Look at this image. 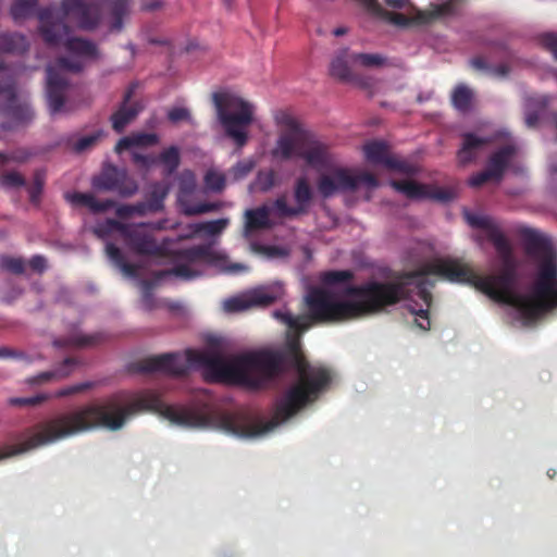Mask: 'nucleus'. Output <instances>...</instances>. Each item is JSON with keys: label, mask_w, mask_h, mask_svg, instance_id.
Returning a JSON list of instances; mask_svg holds the SVG:
<instances>
[{"label": "nucleus", "mask_w": 557, "mask_h": 557, "mask_svg": "<svg viewBox=\"0 0 557 557\" xmlns=\"http://www.w3.org/2000/svg\"><path fill=\"white\" fill-rule=\"evenodd\" d=\"M467 223L480 230L497 252L494 273L478 275L468 264L435 255L433 246L419 243L414 255L417 271L385 281L371 280L352 286L349 271H336V322L375 313L403 299L419 329L431 326L429 311L432 282L438 275L451 282L468 283L491 298L509 306L515 320L528 326L557 307V246L544 233L528 226L518 236L529 269V282L520 283L522 267L509 239L496 223L482 213L463 211Z\"/></svg>", "instance_id": "f257e3e1"}, {"label": "nucleus", "mask_w": 557, "mask_h": 557, "mask_svg": "<svg viewBox=\"0 0 557 557\" xmlns=\"http://www.w3.org/2000/svg\"><path fill=\"white\" fill-rule=\"evenodd\" d=\"M143 11L163 8L164 0H138ZM134 0H62L60 7L38 12V32L50 47L63 46L66 54L47 67L46 92L52 114L63 111L69 81L66 73L79 72L85 64L97 60L99 51L89 40L71 36L76 26L90 30L106 25L110 32H121L132 13Z\"/></svg>", "instance_id": "f03ea898"}, {"label": "nucleus", "mask_w": 557, "mask_h": 557, "mask_svg": "<svg viewBox=\"0 0 557 557\" xmlns=\"http://www.w3.org/2000/svg\"><path fill=\"white\" fill-rule=\"evenodd\" d=\"M280 352L247 351L225 354L220 347L205 350H186L143 360L138 370L166 375L183 374L189 369L201 368L208 381L226 382L258 388L269 383L283 368Z\"/></svg>", "instance_id": "7ed1b4c3"}, {"label": "nucleus", "mask_w": 557, "mask_h": 557, "mask_svg": "<svg viewBox=\"0 0 557 557\" xmlns=\"http://www.w3.org/2000/svg\"><path fill=\"white\" fill-rule=\"evenodd\" d=\"M274 122L280 132L271 151L272 157L282 161L302 159L309 166L321 171L318 189L323 197L355 190L361 186L370 190L379 186L377 180L371 173L339 165L329 147L306 131L292 112L277 110Z\"/></svg>", "instance_id": "20e7f679"}, {"label": "nucleus", "mask_w": 557, "mask_h": 557, "mask_svg": "<svg viewBox=\"0 0 557 557\" xmlns=\"http://www.w3.org/2000/svg\"><path fill=\"white\" fill-rule=\"evenodd\" d=\"M152 224L127 225L115 220L99 222L92 227L94 234L106 242V253L110 261L128 277L137 273L135 265L126 262L121 250L111 239L122 240L132 251L144 256H159L164 251V245H159L150 233ZM161 228V225H153Z\"/></svg>", "instance_id": "39448f33"}, {"label": "nucleus", "mask_w": 557, "mask_h": 557, "mask_svg": "<svg viewBox=\"0 0 557 557\" xmlns=\"http://www.w3.org/2000/svg\"><path fill=\"white\" fill-rule=\"evenodd\" d=\"M212 100L225 135L244 147L249 139L248 128L255 120L256 106L231 91L215 92Z\"/></svg>", "instance_id": "423d86ee"}, {"label": "nucleus", "mask_w": 557, "mask_h": 557, "mask_svg": "<svg viewBox=\"0 0 557 557\" xmlns=\"http://www.w3.org/2000/svg\"><path fill=\"white\" fill-rule=\"evenodd\" d=\"M209 267H215L227 273L248 270L244 263H231L224 255L215 252L211 246L200 245L181 251L171 273L184 280H193L205 274Z\"/></svg>", "instance_id": "0eeeda50"}, {"label": "nucleus", "mask_w": 557, "mask_h": 557, "mask_svg": "<svg viewBox=\"0 0 557 557\" xmlns=\"http://www.w3.org/2000/svg\"><path fill=\"white\" fill-rule=\"evenodd\" d=\"M394 9H404L407 13H388L391 23L398 26H407L411 23H426L434 18H442L451 15L456 10L457 0H437L429 12L417 10L410 0H385Z\"/></svg>", "instance_id": "6e6552de"}, {"label": "nucleus", "mask_w": 557, "mask_h": 557, "mask_svg": "<svg viewBox=\"0 0 557 557\" xmlns=\"http://www.w3.org/2000/svg\"><path fill=\"white\" fill-rule=\"evenodd\" d=\"M517 156L518 147L516 143L510 139L490 156L486 168L472 175L469 178V185L480 187L485 183H499L507 168L513 165Z\"/></svg>", "instance_id": "1a4fd4ad"}, {"label": "nucleus", "mask_w": 557, "mask_h": 557, "mask_svg": "<svg viewBox=\"0 0 557 557\" xmlns=\"http://www.w3.org/2000/svg\"><path fill=\"white\" fill-rule=\"evenodd\" d=\"M284 295V287L280 282L261 285L251 288L238 296L225 299L223 309L225 312H239L253 307L268 306Z\"/></svg>", "instance_id": "9d476101"}, {"label": "nucleus", "mask_w": 557, "mask_h": 557, "mask_svg": "<svg viewBox=\"0 0 557 557\" xmlns=\"http://www.w3.org/2000/svg\"><path fill=\"white\" fill-rule=\"evenodd\" d=\"M196 190V175L189 170H184L178 176L177 201L186 215L216 211L221 208L219 202H194L191 198Z\"/></svg>", "instance_id": "9b49d317"}, {"label": "nucleus", "mask_w": 557, "mask_h": 557, "mask_svg": "<svg viewBox=\"0 0 557 557\" xmlns=\"http://www.w3.org/2000/svg\"><path fill=\"white\" fill-rule=\"evenodd\" d=\"M362 149L367 161L373 165H381L406 175H411L416 171L413 165L391 154L388 146L384 141H369Z\"/></svg>", "instance_id": "f8f14e48"}, {"label": "nucleus", "mask_w": 557, "mask_h": 557, "mask_svg": "<svg viewBox=\"0 0 557 557\" xmlns=\"http://www.w3.org/2000/svg\"><path fill=\"white\" fill-rule=\"evenodd\" d=\"M286 218L283 210L276 208V200L269 205H263L257 209H250L245 212L244 235L248 237L251 232L270 228L277 223V220Z\"/></svg>", "instance_id": "ddd939ff"}, {"label": "nucleus", "mask_w": 557, "mask_h": 557, "mask_svg": "<svg viewBox=\"0 0 557 557\" xmlns=\"http://www.w3.org/2000/svg\"><path fill=\"white\" fill-rule=\"evenodd\" d=\"M92 186L97 189L116 190L123 196H131L137 190V184L128 177L126 171L114 166L106 169L99 177H96Z\"/></svg>", "instance_id": "4468645a"}, {"label": "nucleus", "mask_w": 557, "mask_h": 557, "mask_svg": "<svg viewBox=\"0 0 557 557\" xmlns=\"http://www.w3.org/2000/svg\"><path fill=\"white\" fill-rule=\"evenodd\" d=\"M500 136H507V133H498L494 137L476 133L463 134L462 144L457 153L458 162L462 165L471 163L480 156L490 143Z\"/></svg>", "instance_id": "2eb2a0df"}, {"label": "nucleus", "mask_w": 557, "mask_h": 557, "mask_svg": "<svg viewBox=\"0 0 557 557\" xmlns=\"http://www.w3.org/2000/svg\"><path fill=\"white\" fill-rule=\"evenodd\" d=\"M312 197V191L307 178H298L295 185L294 198L295 205L288 206L286 197H280L276 199V208L283 210V214L287 216H295L307 211Z\"/></svg>", "instance_id": "dca6fc26"}, {"label": "nucleus", "mask_w": 557, "mask_h": 557, "mask_svg": "<svg viewBox=\"0 0 557 557\" xmlns=\"http://www.w3.org/2000/svg\"><path fill=\"white\" fill-rule=\"evenodd\" d=\"M391 186L397 191L410 199L435 198L440 200L447 199L444 193H432L425 185H420L412 180L391 181Z\"/></svg>", "instance_id": "f3484780"}, {"label": "nucleus", "mask_w": 557, "mask_h": 557, "mask_svg": "<svg viewBox=\"0 0 557 557\" xmlns=\"http://www.w3.org/2000/svg\"><path fill=\"white\" fill-rule=\"evenodd\" d=\"M65 199L74 207H86L92 213H102L114 207L110 199H98L90 193H67Z\"/></svg>", "instance_id": "a211bd4d"}, {"label": "nucleus", "mask_w": 557, "mask_h": 557, "mask_svg": "<svg viewBox=\"0 0 557 557\" xmlns=\"http://www.w3.org/2000/svg\"><path fill=\"white\" fill-rule=\"evenodd\" d=\"M355 53L348 50L339 51L331 62V75L345 82H352L356 78V64L352 63Z\"/></svg>", "instance_id": "6ab92c4d"}, {"label": "nucleus", "mask_w": 557, "mask_h": 557, "mask_svg": "<svg viewBox=\"0 0 557 557\" xmlns=\"http://www.w3.org/2000/svg\"><path fill=\"white\" fill-rule=\"evenodd\" d=\"M549 103V97L545 95H534L524 98L523 111L524 123L529 128L539 126L541 115Z\"/></svg>", "instance_id": "aec40b11"}, {"label": "nucleus", "mask_w": 557, "mask_h": 557, "mask_svg": "<svg viewBox=\"0 0 557 557\" xmlns=\"http://www.w3.org/2000/svg\"><path fill=\"white\" fill-rule=\"evenodd\" d=\"M132 92V90L126 92L124 103L111 117L113 128L116 132H122L125 126L131 123L143 109V107L136 102L129 103Z\"/></svg>", "instance_id": "412c9836"}, {"label": "nucleus", "mask_w": 557, "mask_h": 557, "mask_svg": "<svg viewBox=\"0 0 557 557\" xmlns=\"http://www.w3.org/2000/svg\"><path fill=\"white\" fill-rule=\"evenodd\" d=\"M79 366V362L76 359L67 358L64 362L54 370L42 372L36 376L28 379V383L32 385H41L46 384L50 381H57L69 376L73 373Z\"/></svg>", "instance_id": "4be33fe9"}, {"label": "nucleus", "mask_w": 557, "mask_h": 557, "mask_svg": "<svg viewBox=\"0 0 557 557\" xmlns=\"http://www.w3.org/2000/svg\"><path fill=\"white\" fill-rule=\"evenodd\" d=\"M470 64L473 69L481 72L482 74L494 77V78H505L509 74V66L506 63L494 64L484 57H476L470 61Z\"/></svg>", "instance_id": "5701e85b"}, {"label": "nucleus", "mask_w": 557, "mask_h": 557, "mask_svg": "<svg viewBox=\"0 0 557 557\" xmlns=\"http://www.w3.org/2000/svg\"><path fill=\"white\" fill-rule=\"evenodd\" d=\"M158 143V137L156 134H145L138 133L133 134L131 136L123 137L117 143L115 150L120 153L124 150L135 149L138 147H147L152 146Z\"/></svg>", "instance_id": "b1692460"}, {"label": "nucleus", "mask_w": 557, "mask_h": 557, "mask_svg": "<svg viewBox=\"0 0 557 557\" xmlns=\"http://www.w3.org/2000/svg\"><path fill=\"white\" fill-rule=\"evenodd\" d=\"M228 225V219H219L214 221L195 223L188 226V232L183 237H190L198 233H206L208 235H216L222 233Z\"/></svg>", "instance_id": "393cba45"}, {"label": "nucleus", "mask_w": 557, "mask_h": 557, "mask_svg": "<svg viewBox=\"0 0 557 557\" xmlns=\"http://www.w3.org/2000/svg\"><path fill=\"white\" fill-rule=\"evenodd\" d=\"M472 99V90L463 84L456 86L451 95L453 104L459 111L469 110L471 107Z\"/></svg>", "instance_id": "a878e982"}, {"label": "nucleus", "mask_w": 557, "mask_h": 557, "mask_svg": "<svg viewBox=\"0 0 557 557\" xmlns=\"http://www.w3.org/2000/svg\"><path fill=\"white\" fill-rule=\"evenodd\" d=\"M37 4L38 0H13L11 15L15 21H23L34 13Z\"/></svg>", "instance_id": "bb28decb"}, {"label": "nucleus", "mask_w": 557, "mask_h": 557, "mask_svg": "<svg viewBox=\"0 0 557 557\" xmlns=\"http://www.w3.org/2000/svg\"><path fill=\"white\" fill-rule=\"evenodd\" d=\"M169 185L166 183H158L151 186L150 200L147 203L149 211H158L162 208V201L169 193Z\"/></svg>", "instance_id": "cd10ccee"}, {"label": "nucleus", "mask_w": 557, "mask_h": 557, "mask_svg": "<svg viewBox=\"0 0 557 557\" xmlns=\"http://www.w3.org/2000/svg\"><path fill=\"white\" fill-rule=\"evenodd\" d=\"M352 63L357 70L360 67L372 69L380 67L386 63V60L377 53H355Z\"/></svg>", "instance_id": "c85d7f7f"}, {"label": "nucleus", "mask_w": 557, "mask_h": 557, "mask_svg": "<svg viewBox=\"0 0 557 557\" xmlns=\"http://www.w3.org/2000/svg\"><path fill=\"white\" fill-rule=\"evenodd\" d=\"M95 343L94 336H87L84 335L81 331H78L76 327H74L70 335L64 339H58L54 342V345L57 347H64V346H87Z\"/></svg>", "instance_id": "c756f323"}, {"label": "nucleus", "mask_w": 557, "mask_h": 557, "mask_svg": "<svg viewBox=\"0 0 557 557\" xmlns=\"http://www.w3.org/2000/svg\"><path fill=\"white\" fill-rule=\"evenodd\" d=\"M203 182L207 190L220 193L225 186V175L216 169H210L207 171Z\"/></svg>", "instance_id": "7c9ffc66"}, {"label": "nucleus", "mask_w": 557, "mask_h": 557, "mask_svg": "<svg viewBox=\"0 0 557 557\" xmlns=\"http://www.w3.org/2000/svg\"><path fill=\"white\" fill-rule=\"evenodd\" d=\"M158 160L164 166L168 174L173 173L180 164V150L177 147H170L163 150Z\"/></svg>", "instance_id": "2f4dec72"}, {"label": "nucleus", "mask_w": 557, "mask_h": 557, "mask_svg": "<svg viewBox=\"0 0 557 557\" xmlns=\"http://www.w3.org/2000/svg\"><path fill=\"white\" fill-rule=\"evenodd\" d=\"M148 207L146 202L137 203V205H123L116 208V215L121 219L128 218L132 215H144L148 212Z\"/></svg>", "instance_id": "473e14b6"}, {"label": "nucleus", "mask_w": 557, "mask_h": 557, "mask_svg": "<svg viewBox=\"0 0 557 557\" xmlns=\"http://www.w3.org/2000/svg\"><path fill=\"white\" fill-rule=\"evenodd\" d=\"M0 267L9 272L21 274L25 270V263L22 258L2 256L0 258Z\"/></svg>", "instance_id": "72a5a7b5"}, {"label": "nucleus", "mask_w": 557, "mask_h": 557, "mask_svg": "<svg viewBox=\"0 0 557 557\" xmlns=\"http://www.w3.org/2000/svg\"><path fill=\"white\" fill-rule=\"evenodd\" d=\"M255 168V161L247 159L237 162L230 171L234 180L238 181L246 177Z\"/></svg>", "instance_id": "f704fd0d"}, {"label": "nucleus", "mask_w": 557, "mask_h": 557, "mask_svg": "<svg viewBox=\"0 0 557 557\" xmlns=\"http://www.w3.org/2000/svg\"><path fill=\"white\" fill-rule=\"evenodd\" d=\"M0 185L4 188H16L24 186L25 180L17 172H4L0 175Z\"/></svg>", "instance_id": "c9c22d12"}, {"label": "nucleus", "mask_w": 557, "mask_h": 557, "mask_svg": "<svg viewBox=\"0 0 557 557\" xmlns=\"http://www.w3.org/2000/svg\"><path fill=\"white\" fill-rule=\"evenodd\" d=\"M44 184H45V173L41 171L36 172L34 175L33 185L28 189L32 202L37 203L39 201V197L41 195Z\"/></svg>", "instance_id": "e433bc0d"}, {"label": "nucleus", "mask_w": 557, "mask_h": 557, "mask_svg": "<svg viewBox=\"0 0 557 557\" xmlns=\"http://www.w3.org/2000/svg\"><path fill=\"white\" fill-rule=\"evenodd\" d=\"M274 173L272 171L259 172L255 185L261 191L271 189L274 185Z\"/></svg>", "instance_id": "4c0bfd02"}, {"label": "nucleus", "mask_w": 557, "mask_h": 557, "mask_svg": "<svg viewBox=\"0 0 557 557\" xmlns=\"http://www.w3.org/2000/svg\"><path fill=\"white\" fill-rule=\"evenodd\" d=\"M50 397L48 394H39L33 397H17L10 399V404L14 406H37Z\"/></svg>", "instance_id": "58836bf2"}, {"label": "nucleus", "mask_w": 557, "mask_h": 557, "mask_svg": "<svg viewBox=\"0 0 557 557\" xmlns=\"http://www.w3.org/2000/svg\"><path fill=\"white\" fill-rule=\"evenodd\" d=\"M0 358H12L29 363L35 360L34 357L28 356L22 350H14L9 347H0Z\"/></svg>", "instance_id": "ea45409f"}, {"label": "nucleus", "mask_w": 557, "mask_h": 557, "mask_svg": "<svg viewBox=\"0 0 557 557\" xmlns=\"http://www.w3.org/2000/svg\"><path fill=\"white\" fill-rule=\"evenodd\" d=\"M168 117L172 123H178L182 121L193 123V119L190 116L189 110L186 108H183V107H176V108L171 109L168 112Z\"/></svg>", "instance_id": "a19ab883"}, {"label": "nucleus", "mask_w": 557, "mask_h": 557, "mask_svg": "<svg viewBox=\"0 0 557 557\" xmlns=\"http://www.w3.org/2000/svg\"><path fill=\"white\" fill-rule=\"evenodd\" d=\"M100 135H101V133H94V134L86 135V136L79 138L74 144V149L78 152L89 149L90 147H92L96 144V141L99 139Z\"/></svg>", "instance_id": "79ce46f5"}, {"label": "nucleus", "mask_w": 557, "mask_h": 557, "mask_svg": "<svg viewBox=\"0 0 557 557\" xmlns=\"http://www.w3.org/2000/svg\"><path fill=\"white\" fill-rule=\"evenodd\" d=\"M92 386V383L90 382H85V383H81V384H75V385H72L70 387H66V388H61L59 389L54 396L55 397H65V396H70V395H73V394H77V393H81V392H84L88 388H90Z\"/></svg>", "instance_id": "37998d69"}, {"label": "nucleus", "mask_w": 557, "mask_h": 557, "mask_svg": "<svg viewBox=\"0 0 557 557\" xmlns=\"http://www.w3.org/2000/svg\"><path fill=\"white\" fill-rule=\"evenodd\" d=\"M542 44L557 59V35L553 33L544 34L542 36Z\"/></svg>", "instance_id": "c03bdc74"}, {"label": "nucleus", "mask_w": 557, "mask_h": 557, "mask_svg": "<svg viewBox=\"0 0 557 557\" xmlns=\"http://www.w3.org/2000/svg\"><path fill=\"white\" fill-rule=\"evenodd\" d=\"M132 157H133V161L143 168H149L157 162V159H154L152 157L139 154L136 151H132Z\"/></svg>", "instance_id": "a18cd8bd"}, {"label": "nucleus", "mask_w": 557, "mask_h": 557, "mask_svg": "<svg viewBox=\"0 0 557 557\" xmlns=\"http://www.w3.org/2000/svg\"><path fill=\"white\" fill-rule=\"evenodd\" d=\"M139 285H140L141 293H143V306L146 309H151L152 308V299H151V295H150V286L146 281H141L139 283Z\"/></svg>", "instance_id": "49530a36"}, {"label": "nucleus", "mask_w": 557, "mask_h": 557, "mask_svg": "<svg viewBox=\"0 0 557 557\" xmlns=\"http://www.w3.org/2000/svg\"><path fill=\"white\" fill-rule=\"evenodd\" d=\"M29 264L35 271L38 272H42L47 267L46 259L42 256H34L30 259Z\"/></svg>", "instance_id": "de8ad7c7"}, {"label": "nucleus", "mask_w": 557, "mask_h": 557, "mask_svg": "<svg viewBox=\"0 0 557 557\" xmlns=\"http://www.w3.org/2000/svg\"><path fill=\"white\" fill-rule=\"evenodd\" d=\"M362 4L369 10L375 12L379 9V4L376 0H360Z\"/></svg>", "instance_id": "09e8293b"}, {"label": "nucleus", "mask_w": 557, "mask_h": 557, "mask_svg": "<svg viewBox=\"0 0 557 557\" xmlns=\"http://www.w3.org/2000/svg\"><path fill=\"white\" fill-rule=\"evenodd\" d=\"M271 256H286V251L281 248H271Z\"/></svg>", "instance_id": "8fccbe9b"}, {"label": "nucleus", "mask_w": 557, "mask_h": 557, "mask_svg": "<svg viewBox=\"0 0 557 557\" xmlns=\"http://www.w3.org/2000/svg\"><path fill=\"white\" fill-rule=\"evenodd\" d=\"M347 33V28L346 27H337L333 30V35L338 37V36H343Z\"/></svg>", "instance_id": "3c124183"}, {"label": "nucleus", "mask_w": 557, "mask_h": 557, "mask_svg": "<svg viewBox=\"0 0 557 557\" xmlns=\"http://www.w3.org/2000/svg\"><path fill=\"white\" fill-rule=\"evenodd\" d=\"M168 273H169V272H161V273L158 275L157 280H161V278H162L163 276H165Z\"/></svg>", "instance_id": "603ef678"}, {"label": "nucleus", "mask_w": 557, "mask_h": 557, "mask_svg": "<svg viewBox=\"0 0 557 557\" xmlns=\"http://www.w3.org/2000/svg\"><path fill=\"white\" fill-rule=\"evenodd\" d=\"M23 106L25 107V109L28 111V107H27V103H23Z\"/></svg>", "instance_id": "864d4df0"}, {"label": "nucleus", "mask_w": 557, "mask_h": 557, "mask_svg": "<svg viewBox=\"0 0 557 557\" xmlns=\"http://www.w3.org/2000/svg\"><path fill=\"white\" fill-rule=\"evenodd\" d=\"M0 162H3V156L0 153Z\"/></svg>", "instance_id": "5fc2aeb1"}, {"label": "nucleus", "mask_w": 557, "mask_h": 557, "mask_svg": "<svg viewBox=\"0 0 557 557\" xmlns=\"http://www.w3.org/2000/svg\"><path fill=\"white\" fill-rule=\"evenodd\" d=\"M225 1L230 3L232 0H225Z\"/></svg>", "instance_id": "6e6d98bb"}]
</instances>
